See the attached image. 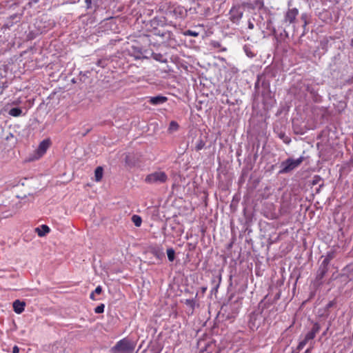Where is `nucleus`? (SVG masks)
I'll list each match as a JSON object with an SVG mask.
<instances>
[{
    "label": "nucleus",
    "mask_w": 353,
    "mask_h": 353,
    "mask_svg": "<svg viewBox=\"0 0 353 353\" xmlns=\"http://www.w3.org/2000/svg\"><path fill=\"white\" fill-rule=\"evenodd\" d=\"M205 145V141H203V139L200 137L199 139H197L196 142V145H195V147H194V149L196 151H200L201 150H202Z\"/></svg>",
    "instance_id": "6ab92c4d"
},
{
    "label": "nucleus",
    "mask_w": 353,
    "mask_h": 353,
    "mask_svg": "<svg viewBox=\"0 0 353 353\" xmlns=\"http://www.w3.org/2000/svg\"><path fill=\"white\" fill-rule=\"evenodd\" d=\"M153 254H154L155 256H157V257H159V255L158 251H157V250H156V251L153 252Z\"/></svg>",
    "instance_id": "79ce46f5"
},
{
    "label": "nucleus",
    "mask_w": 353,
    "mask_h": 353,
    "mask_svg": "<svg viewBox=\"0 0 353 353\" xmlns=\"http://www.w3.org/2000/svg\"><path fill=\"white\" fill-rule=\"evenodd\" d=\"M167 255L168 260L170 262H172L175 258V252L173 248H169L167 250Z\"/></svg>",
    "instance_id": "b1692460"
},
{
    "label": "nucleus",
    "mask_w": 353,
    "mask_h": 353,
    "mask_svg": "<svg viewBox=\"0 0 353 353\" xmlns=\"http://www.w3.org/2000/svg\"><path fill=\"white\" fill-rule=\"evenodd\" d=\"M215 282H216L215 279L212 280V283H215Z\"/></svg>",
    "instance_id": "49530a36"
},
{
    "label": "nucleus",
    "mask_w": 353,
    "mask_h": 353,
    "mask_svg": "<svg viewBox=\"0 0 353 353\" xmlns=\"http://www.w3.org/2000/svg\"><path fill=\"white\" fill-rule=\"evenodd\" d=\"M50 146V141L48 140H43L39 145L36 151V156L32 158V160H35L41 158L46 152Z\"/></svg>",
    "instance_id": "0eeeda50"
},
{
    "label": "nucleus",
    "mask_w": 353,
    "mask_h": 353,
    "mask_svg": "<svg viewBox=\"0 0 353 353\" xmlns=\"http://www.w3.org/2000/svg\"><path fill=\"white\" fill-rule=\"evenodd\" d=\"M179 125L178 123L176 122L175 121H172L170 123L168 130L170 133H172V132L177 131L179 130Z\"/></svg>",
    "instance_id": "412c9836"
},
{
    "label": "nucleus",
    "mask_w": 353,
    "mask_h": 353,
    "mask_svg": "<svg viewBox=\"0 0 353 353\" xmlns=\"http://www.w3.org/2000/svg\"><path fill=\"white\" fill-rule=\"evenodd\" d=\"M21 17V14H14L10 16L8 18L7 22L5 24V26L7 28H10V27L12 26L14 23H17L20 21Z\"/></svg>",
    "instance_id": "4468645a"
},
{
    "label": "nucleus",
    "mask_w": 353,
    "mask_h": 353,
    "mask_svg": "<svg viewBox=\"0 0 353 353\" xmlns=\"http://www.w3.org/2000/svg\"><path fill=\"white\" fill-rule=\"evenodd\" d=\"M185 303L190 307L192 311L194 310L196 305V301L194 299H186Z\"/></svg>",
    "instance_id": "bb28decb"
},
{
    "label": "nucleus",
    "mask_w": 353,
    "mask_h": 353,
    "mask_svg": "<svg viewBox=\"0 0 353 353\" xmlns=\"http://www.w3.org/2000/svg\"><path fill=\"white\" fill-rule=\"evenodd\" d=\"M211 45L214 48H220L219 52H225L227 50L225 47L221 48V45L219 41H212Z\"/></svg>",
    "instance_id": "a878e982"
},
{
    "label": "nucleus",
    "mask_w": 353,
    "mask_h": 353,
    "mask_svg": "<svg viewBox=\"0 0 353 353\" xmlns=\"http://www.w3.org/2000/svg\"><path fill=\"white\" fill-rule=\"evenodd\" d=\"M102 292V288L101 286L99 285L96 288V289L94 290V291L93 292H94V294H100Z\"/></svg>",
    "instance_id": "473e14b6"
},
{
    "label": "nucleus",
    "mask_w": 353,
    "mask_h": 353,
    "mask_svg": "<svg viewBox=\"0 0 353 353\" xmlns=\"http://www.w3.org/2000/svg\"><path fill=\"white\" fill-rule=\"evenodd\" d=\"M341 276L345 277L346 282L353 281V263L347 265L343 269V273Z\"/></svg>",
    "instance_id": "1a4fd4ad"
},
{
    "label": "nucleus",
    "mask_w": 353,
    "mask_h": 353,
    "mask_svg": "<svg viewBox=\"0 0 353 353\" xmlns=\"http://www.w3.org/2000/svg\"><path fill=\"white\" fill-rule=\"evenodd\" d=\"M299 10L296 8H289L285 13L283 23L285 26L292 25L294 28V23L296 21V17L299 15Z\"/></svg>",
    "instance_id": "39448f33"
},
{
    "label": "nucleus",
    "mask_w": 353,
    "mask_h": 353,
    "mask_svg": "<svg viewBox=\"0 0 353 353\" xmlns=\"http://www.w3.org/2000/svg\"><path fill=\"white\" fill-rule=\"evenodd\" d=\"M8 88V81L6 78H3L0 71V93H2L3 90Z\"/></svg>",
    "instance_id": "aec40b11"
},
{
    "label": "nucleus",
    "mask_w": 353,
    "mask_h": 353,
    "mask_svg": "<svg viewBox=\"0 0 353 353\" xmlns=\"http://www.w3.org/2000/svg\"><path fill=\"white\" fill-rule=\"evenodd\" d=\"M12 306L14 312L21 314L25 310L26 303L17 299L13 302Z\"/></svg>",
    "instance_id": "f8f14e48"
},
{
    "label": "nucleus",
    "mask_w": 353,
    "mask_h": 353,
    "mask_svg": "<svg viewBox=\"0 0 353 353\" xmlns=\"http://www.w3.org/2000/svg\"><path fill=\"white\" fill-rule=\"evenodd\" d=\"M90 298L92 300H96L95 297H94V292H92L90 295Z\"/></svg>",
    "instance_id": "ea45409f"
},
{
    "label": "nucleus",
    "mask_w": 353,
    "mask_h": 353,
    "mask_svg": "<svg viewBox=\"0 0 353 353\" xmlns=\"http://www.w3.org/2000/svg\"><path fill=\"white\" fill-rule=\"evenodd\" d=\"M168 180L167 174L161 170L153 172L145 176V182L151 185L165 183Z\"/></svg>",
    "instance_id": "f03ea898"
},
{
    "label": "nucleus",
    "mask_w": 353,
    "mask_h": 353,
    "mask_svg": "<svg viewBox=\"0 0 353 353\" xmlns=\"http://www.w3.org/2000/svg\"><path fill=\"white\" fill-rule=\"evenodd\" d=\"M157 22V20L156 18H154L153 20H152V23H156Z\"/></svg>",
    "instance_id": "37998d69"
},
{
    "label": "nucleus",
    "mask_w": 353,
    "mask_h": 353,
    "mask_svg": "<svg viewBox=\"0 0 353 353\" xmlns=\"http://www.w3.org/2000/svg\"><path fill=\"white\" fill-rule=\"evenodd\" d=\"M336 256V252L334 250H330L326 253L321 263L327 266H329L330 261Z\"/></svg>",
    "instance_id": "dca6fc26"
},
{
    "label": "nucleus",
    "mask_w": 353,
    "mask_h": 353,
    "mask_svg": "<svg viewBox=\"0 0 353 353\" xmlns=\"http://www.w3.org/2000/svg\"><path fill=\"white\" fill-rule=\"evenodd\" d=\"M301 20L303 22V27L305 28L306 26L309 23L307 14L302 13L301 16Z\"/></svg>",
    "instance_id": "393cba45"
},
{
    "label": "nucleus",
    "mask_w": 353,
    "mask_h": 353,
    "mask_svg": "<svg viewBox=\"0 0 353 353\" xmlns=\"http://www.w3.org/2000/svg\"><path fill=\"white\" fill-rule=\"evenodd\" d=\"M35 231L39 236L42 237L48 234L50 229L47 225H41L40 227L35 228Z\"/></svg>",
    "instance_id": "2eb2a0df"
},
{
    "label": "nucleus",
    "mask_w": 353,
    "mask_h": 353,
    "mask_svg": "<svg viewBox=\"0 0 353 353\" xmlns=\"http://www.w3.org/2000/svg\"><path fill=\"white\" fill-rule=\"evenodd\" d=\"M105 305L101 303L94 308V312L97 314H101L104 312Z\"/></svg>",
    "instance_id": "cd10ccee"
},
{
    "label": "nucleus",
    "mask_w": 353,
    "mask_h": 353,
    "mask_svg": "<svg viewBox=\"0 0 353 353\" xmlns=\"http://www.w3.org/2000/svg\"><path fill=\"white\" fill-rule=\"evenodd\" d=\"M19 348L17 345H14L12 348V353H19Z\"/></svg>",
    "instance_id": "c9c22d12"
},
{
    "label": "nucleus",
    "mask_w": 353,
    "mask_h": 353,
    "mask_svg": "<svg viewBox=\"0 0 353 353\" xmlns=\"http://www.w3.org/2000/svg\"><path fill=\"white\" fill-rule=\"evenodd\" d=\"M279 137L283 139L284 143H289L290 142V139L288 137L285 136L284 134H281Z\"/></svg>",
    "instance_id": "2f4dec72"
},
{
    "label": "nucleus",
    "mask_w": 353,
    "mask_h": 353,
    "mask_svg": "<svg viewBox=\"0 0 353 353\" xmlns=\"http://www.w3.org/2000/svg\"><path fill=\"white\" fill-rule=\"evenodd\" d=\"M214 345L210 340L199 339L197 343L199 353H210L212 352Z\"/></svg>",
    "instance_id": "423d86ee"
},
{
    "label": "nucleus",
    "mask_w": 353,
    "mask_h": 353,
    "mask_svg": "<svg viewBox=\"0 0 353 353\" xmlns=\"http://www.w3.org/2000/svg\"><path fill=\"white\" fill-rule=\"evenodd\" d=\"M136 344L131 339L125 337L116 343L111 348V353H133Z\"/></svg>",
    "instance_id": "f257e3e1"
},
{
    "label": "nucleus",
    "mask_w": 353,
    "mask_h": 353,
    "mask_svg": "<svg viewBox=\"0 0 353 353\" xmlns=\"http://www.w3.org/2000/svg\"><path fill=\"white\" fill-rule=\"evenodd\" d=\"M323 185V183H321L320 185H319V187L321 188L322 186Z\"/></svg>",
    "instance_id": "a18cd8bd"
},
{
    "label": "nucleus",
    "mask_w": 353,
    "mask_h": 353,
    "mask_svg": "<svg viewBox=\"0 0 353 353\" xmlns=\"http://www.w3.org/2000/svg\"><path fill=\"white\" fill-rule=\"evenodd\" d=\"M308 341H308V340H306V338L305 337V339H304L303 341H300V342H299V345H298V346H297V349H298L299 350H302V349L305 347V345L307 344V343Z\"/></svg>",
    "instance_id": "c85d7f7f"
},
{
    "label": "nucleus",
    "mask_w": 353,
    "mask_h": 353,
    "mask_svg": "<svg viewBox=\"0 0 353 353\" xmlns=\"http://www.w3.org/2000/svg\"><path fill=\"white\" fill-rule=\"evenodd\" d=\"M168 101V98L164 96L158 95L155 97H150L148 101L152 105H160L165 103Z\"/></svg>",
    "instance_id": "9b49d317"
},
{
    "label": "nucleus",
    "mask_w": 353,
    "mask_h": 353,
    "mask_svg": "<svg viewBox=\"0 0 353 353\" xmlns=\"http://www.w3.org/2000/svg\"><path fill=\"white\" fill-rule=\"evenodd\" d=\"M310 349H307V350H306V351H305V353H309V352H310Z\"/></svg>",
    "instance_id": "c03bdc74"
},
{
    "label": "nucleus",
    "mask_w": 353,
    "mask_h": 353,
    "mask_svg": "<svg viewBox=\"0 0 353 353\" xmlns=\"http://www.w3.org/2000/svg\"><path fill=\"white\" fill-rule=\"evenodd\" d=\"M305 90L308 92H310V94H311V96L314 101H317L319 100V96L318 94V90L315 85L307 84L305 85Z\"/></svg>",
    "instance_id": "ddd939ff"
},
{
    "label": "nucleus",
    "mask_w": 353,
    "mask_h": 353,
    "mask_svg": "<svg viewBox=\"0 0 353 353\" xmlns=\"http://www.w3.org/2000/svg\"><path fill=\"white\" fill-rule=\"evenodd\" d=\"M248 28L250 29H253L254 28V24L252 22H250V21L248 23Z\"/></svg>",
    "instance_id": "a19ab883"
},
{
    "label": "nucleus",
    "mask_w": 353,
    "mask_h": 353,
    "mask_svg": "<svg viewBox=\"0 0 353 353\" xmlns=\"http://www.w3.org/2000/svg\"><path fill=\"white\" fill-rule=\"evenodd\" d=\"M243 12L244 8L243 6L240 4L234 5L229 12V19L232 23H239L243 17Z\"/></svg>",
    "instance_id": "20e7f679"
},
{
    "label": "nucleus",
    "mask_w": 353,
    "mask_h": 353,
    "mask_svg": "<svg viewBox=\"0 0 353 353\" xmlns=\"http://www.w3.org/2000/svg\"><path fill=\"white\" fill-rule=\"evenodd\" d=\"M103 169L102 167L99 166L95 169L94 177L96 181H100L103 177Z\"/></svg>",
    "instance_id": "a211bd4d"
},
{
    "label": "nucleus",
    "mask_w": 353,
    "mask_h": 353,
    "mask_svg": "<svg viewBox=\"0 0 353 353\" xmlns=\"http://www.w3.org/2000/svg\"><path fill=\"white\" fill-rule=\"evenodd\" d=\"M303 159L304 158L303 157H300L296 159H293L291 158L286 159L285 161L281 162L279 173L285 174L292 171L301 164V163L303 161Z\"/></svg>",
    "instance_id": "7ed1b4c3"
},
{
    "label": "nucleus",
    "mask_w": 353,
    "mask_h": 353,
    "mask_svg": "<svg viewBox=\"0 0 353 353\" xmlns=\"http://www.w3.org/2000/svg\"><path fill=\"white\" fill-rule=\"evenodd\" d=\"M322 181V179L321 176H318V175H315L314 177H313V179H312V184L314 185H316V184H319L320 182Z\"/></svg>",
    "instance_id": "c756f323"
},
{
    "label": "nucleus",
    "mask_w": 353,
    "mask_h": 353,
    "mask_svg": "<svg viewBox=\"0 0 353 353\" xmlns=\"http://www.w3.org/2000/svg\"><path fill=\"white\" fill-rule=\"evenodd\" d=\"M22 114V110L19 108H13L9 110V114L12 117H19Z\"/></svg>",
    "instance_id": "4be33fe9"
},
{
    "label": "nucleus",
    "mask_w": 353,
    "mask_h": 353,
    "mask_svg": "<svg viewBox=\"0 0 353 353\" xmlns=\"http://www.w3.org/2000/svg\"><path fill=\"white\" fill-rule=\"evenodd\" d=\"M321 326L318 323H314L312 330L305 335L306 340L310 341L314 339L316 334L320 331Z\"/></svg>",
    "instance_id": "9d476101"
},
{
    "label": "nucleus",
    "mask_w": 353,
    "mask_h": 353,
    "mask_svg": "<svg viewBox=\"0 0 353 353\" xmlns=\"http://www.w3.org/2000/svg\"><path fill=\"white\" fill-rule=\"evenodd\" d=\"M327 271H328V266L321 263V265H319L318 270L316 272V282L318 283L319 284H321L322 283L321 281L323 279V277L325 276V275L327 274Z\"/></svg>",
    "instance_id": "6e6552de"
},
{
    "label": "nucleus",
    "mask_w": 353,
    "mask_h": 353,
    "mask_svg": "<svg viewBox=\"0 0 353 353\" xmlns=\"http://www.w3.org/2000/svg\"><path fill=\"white\" fill-rule=\"evenodd\" d=\"M103 63H104V61H103L102 59H99L97 62V65L98 66H100V67H102V68H104V66H105Z\"/></svg>",
    "instance_id": "f704fd0d"
},
{
    "label": "nucleus",
    "mask_w": 353,
    "mask_h": 353,
    "mask_svg": "<svg viewBox=\"0 0 353 353\" xmlns=\"http://www.w3.org/2000/svg\"><path fill=\"white\" fill-rule=\"evenodd\" d=\"M334 305V301H330V302L327 304L326 307H327V308L332 307Z\"/></svg>",
    "instance_id": "4c0bfd02"
},
{
    "label": "nucleus",
    "mask_w": 353,
    "mask_h": 353,
    "mask_svg": "<svg viewBox=\"0 0 353 353\" xmlns=\"http://www.w3.org/2000/svg\"><path fill=\"white\" fill-rule=\"evenodd\" d=\"M151 56L153 59H154L159 62H161V63H166L167 62V59L165 58L164 56L161 53L152 52Z\"/></svg>",
    "instance_id": "f3484780"
},
{
    "label": "nucleus",
    "mask_w": 353,
    "mask_h": 353,
    "mask_svg": "<svg viewBox=\"0 0 353 353\" xmlns=\"http://www.w3.org/2000/svg\"><path fill=\"white\" fill-rule=\"evenodd\" d=\"M185 35L192 36V37H197L199 35V33L195 32V31L191 30H188L185 32Z\"/></svg>",
    "instance_id": "7c9ffc66"
},
{
    "label": "nucleus",
    "mask_w": 353,
    "mask_h": 353,
    "mask_svg": "<svg viewBox=\"0 0 353 353\" xmlns=\"http://www.w3.org/2000/svg\"><path fill=\"white\" fill-rule=\"evenodd\" d=\"M92 0H85V3L86 4V7L88 9L90 8L92 6Z\"/></svg>",
    "instance_id": "72a5a7b5"
},
{
    "label": "nucleus",
    "mask_w": 353,
    "mask_h": 353,
    "mask_svg": "<svg viewBox=\"0 0 353 353\" xmlns=\"http://www.w3.org/2000/svg\"><path fill=\"white\" fill-rule=\"evenodd\" d=\"M132 221L133 222L135 226L139 227L141 225L142 219L140 216L134 214L132 216Z\"/></svg>",
    "instance_id": "5701e85b"
},
{
    "label": "nucleus",
    "mask_w": 353,
    "mask_h": 353,
    "mask_svg": "<svg viewBox=\"0 0 353 353\" xmlns=\"http://www.w3.org/2000/svg\"><path fill=\"white\" fill-rule=\"evenodd\" d=\"M141 55H142L141 52L140 50H139V51L137 52V55H135V58H136V59H140V58H141Z\"/></svg>",
    "instance_id": "58836bf2"
},
{
    "label": "nucleus",
    "mask_w": 353,
    "mask_h": 353,
    "mask_svg": "<svg viewBox=\"0 0 353 353\" xmlns=\"http://www.w3.org/2000/svg\"><path fill=\"white\" fill-rule=\"evenodd\" d=\"M217 279H218V283L216 285V288H218L219 286V284L221 283V275L219 274L218 276H217Z\"/></svg>",
    "instance_id": "e433bc0d"
}]
</instances>
